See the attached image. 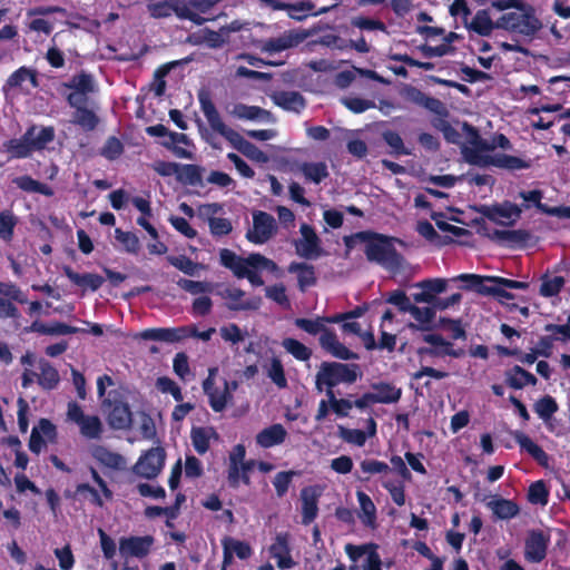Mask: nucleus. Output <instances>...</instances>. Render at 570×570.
I'll use <instances>...</instances> for the list:
<instances>
[{
    "label": "nucleus",
    "mask_w": 570,
    "mask_h": 570,
    "mask_svg": "<svg viewBox=\"0 0 570 570\" xmlns=\"http://www.w3.org/2000/svg\"><path fill=\"white\" fill-rule=\"evenodd\" d=\"M200 109L207 119V122L213 131L224 137L237 151L242 153L247 158L266 163L267 155L261 150L256 145L246 140L238 131L228 127L222 119L215 104L207 94H199Z\"/></svg>",
    "instance_id": "nucleus-1"
},
{
    "label": "nucleus",
    "mask_w": 570,
    "mask_h": 570,
    "mask_svg": "<svg viewBox=\"0 0 570 570\" xmlns=\"http://www.w3.org/2000/svg\"><path fill=\"white\" fill-rule=\"evenodd\" d=\"M491 3L501 12L497 18V29H504L523 36H533L542 27L534 9L527 2Z\"/></svg>",
    "instance_id": "nucleus-2"
},
{
    "label": "nucleus",
    "mask_w": 570,
    "mask_h": 570,
    "mask_svg": "<svg viewBox=\"0 0 570 570\" xmlns=\"http://www.w3.org/2000/svg\"><path fill=\"white\" fill-rule=\"evenodd\" d=\"M363 238H366L364 254L370 263L377 264L393 274L403 269L405 258L395 248V243L403 245V240L373 230L364 234Z\"/></svg>",
    "instance_id": "nucleus-3"
},
{
    "label": "nucleus",
    "mask_w": 570,
    "mask_h": 570,
    "mask_svg": "<svg viewBox=\"0 0 570 570\" xmlns=\"http://www.w3.org/2000/svg\"><path fill=\"white\" fill-rule=\"evenodd\" d=\"M403 97L407 101L440 116L439 119L433 121V127L443 134L444 139L449 144H460L461 135L446 119H444L449 116V110L440 99L428 96L414 86H406L403 91Z\"/></svg>",
    "instance_id": "nucleus-4"
},
{
    "label": "nucleus",
    "mask_w": 570,
    "mask_h": 570,
    "mask_svg": "<svg viewBox=\"0 0 570 570\" xmlns=\"http://www.w3.org/2000/svg\"><path fill=\"white\" fill-rule=\"evenodd\" d=\"M55 139L52 126L39 127L31 125L20 138H12L3 142V149L11 158L22 159L40 151Z\"/></svg>",
    "instance_id": "nucleus-5"
},
{
    "label": "nucleus",
    "mask_w": 570,
    "mask_h": 570,
    "mask_svg": "<svg viewBox=\"0 0 570 570\" xmlns=\"http://www.w3.org/2000/svg\"><path fill=\"white\" fill-rule=\"evenodd\" d=\"M361 376L356 363L323 362L315 375V389L318 393L334 391L340 384L351 385Z\"/></svg>",
    "instance_id": "nucleus-6"
},
{
    "label": "nucleus",
    "mask_w": 570,
    "mask_h": 570,
    "mask_svg": "<svg viewBox=\"0 0 570 570\" xmlns=\"http://www.w3.org/2000/svg\"><path fill=\"white\" fill-rule=\"evenodd\" d=\"M219 259L220 264L230 269L237 278H243L248 267L253 269H267L269 272L277 269V264L274 261L259 253H252L247 257H242L230 249L223 248L219 252Z\"/></svg>",
    "instance_id": "nucleus-7"
},
{
    "label": "nucleus",
    "mask_w": 570,
    "mask_h": 570,
    "mask_svg": "<svg viewBox=\"0 0 570 570\" xmlns=\"http://www.w3.org/2000/svg\"><path fill=\"white\" fill-rule=\"evenodd\" d=\"M453 281H461L465 284L462 286L465 291H474L475 293L483 296H492L498 302L502 303L503 299H514L515 296L511 292L508 291L507 287H503L499 284H490L485 279V276L478 274H461L453 278Z\"/></svg>",
    "instance_id": "nucleus-8"
},
{
    "label": "nucleus",
    "mask_w": 570,
    "mask_h": 570,
    "mask_svg": "<svg viewBox=\"0 0 570 570\" xmlns=\"http://www.w3.org/2000/svg\"><path fill=\"white\" fill-rule=\"evenodd\" d=\"M474 209L489 220L503 226L514 225L522 214L521 208L509 200L502 204L480 205Z\"/></svg>",
    "instance_id": "nucleus-9"
},
{
    "label": "nucleus",
    "mask_w": 570,
    "mask_h": 570,
    "mask_svg": "<svg viewBox=\"0 0 570 570\" xmlns=\"http://www.w3.org/2000/svg\"><path fill=\"white\" fill-rule=\"evenodd\" d=\"M277 233V223L273 215L263 212H253V228L246 232V239L253 244L267 243Z\"/></svg>",
    "instance_id": "nucleus-10"
},
{
    "label": "nucleus",
    "mask_w": 570,
    "mask_h": 570,
    "mask_svg": "<svg viewBox=\"0 0 570 570\" xmlns=\"http://www.w3.org/2000/svg\"><path fill=\"white\" fill-rule=\"evenodd\" d=\"M166 460L163 448H151L146 451L134 465V472L145 479H155L161 472Z\"/></svg>",
    "instance_id": "nucleus-11"
},
{
    "label": "nucleus",
    "mask_w": 570,
    "mask_h": 570,
    "mask_svg": "<svg viewBox=\"0 0 570 570\" xmlns=\"http://www.w3.org/2000/svg\"><path fill=\"white\" fill-rule=\"evenodd\" d=\"M217 2H174L180 4L178 18L181 20H189L195 24H203L206 21L214 20L217 13L214 6Z\"/></svg>",
    "instance_id": "nucleus-12"
},
{
    "label": "nucleus",
    "mask_w": 570,
    "mask_h": 570,
    "mask_svg": "<svg viewBox=\"0 0 570 570\" xmlns=\"http://www.w3.org/2000/svg\"><path fill=\"white\" fill-rule=\"evenodd\" d=\"M217 374V367H209L208 375L203 381L202 386L205 395L208 397V404L212 410L216 413H220L233 401V395H229L227 391L219 390L215 386V377Z\"/></svg>",
    "instance_id": "nucleus-13"
},
{
    "label": "nucleus",
    "mask_w": 570,
    "mask_h": 570,
    "mask_svg": "<svg viewBox=\"0 0 570 570\" xmlns=\"http://www.w3.org/2000/svg\"><path fill=\"white\" fill-rule=\"evenodd\" d=\"M223 299L226 301V307L233 312L240 311H257L262 305V298L259 296H253L244 299L245 292L238 287H225L217 292Z\"/></svg>",
    "instance_id": "nucleus-14"
},
{
    "label": "nucleus",
    "mask_w": 570,
    "mask_h": 570,
    "mask_svg": "<svg viewBox=\"0 0 570 570\" xmlns=\"http://www.w3.org/2000/svg\"><path fill=\"white\" fill-rule=\"evenodd\" d=\"M274 10H286L288 16L297 21H302L307 17H314L320 13L330 11L340 2L333 3L331 7H323L317 9L314 2H265Z\"/></svg>",
    "instance_id": "nucleus-15"
},
{
    "label": "nucleus",
    "mask_w": 570,
    "mask_h": 570,
    "mask_svg": "<svg viewBox=\"0 0 570 570\" xmlns=\"http://www.w3.org/2000/svg\"><path fill=\"white\" fill-rule=\"evenodd\" d=\"M550 535L542 530H530L524 542V558L532 563H539L547 557Z\"/></svg>",
    "instance_id": "nucleus-16"
},
{
    "label": "nucleus",
    "mask_w": 570,
    "mask_h": 570,
    "mask_svg": "<svg viewBox=\"0 0 570 570\" xmlns=\"http://www.w3.org/2000/svg\"><path fill=\"white\" fill-rule=\"evenodd\" d=\"M302 238L295 242L296 253L304 258H316L322 254L321 239L313 226L303 223L299 227Z\"/></svg>",
    "instance_id": "nucleus-17"
},
{
    "label": "nucleus",
    "mask_w": 570,
    "mask_h": 570,
    "mask_svg": "<svg viewBox=\"0 0 570 570\" xmlns=\"http://www.w3.org/2000/svg\"><path fill=\"white\" fill-rule=\"evenodd\" d=\"M487 236L491 240L500 242L509 247L524 248L537 243V238L525 229H494Z\"/></svg>",
    "instance_id": "nucleus-18"
},
{
    "label": "nucleus",
    "mask_w": 570,
    "mask_h": 570,
    "mask_svg": "<svg viewBox=\"0 0 570 570\" xmlns=\"http://www.w3.org/2000/svg\"><path fill=\"white\" fill-rule=\"evenodd\" d=\"M423 341L425 343L431 344V347H419L417 355L423 356L428 355L431 357H442V356H452L460 357L462 355V351L454 350L453 344L446 341L440 334H425L423 335Z\"/></svg>",
    "instance_id": "nucleus-19"
},
{
    "label": "nucleus",
    "mask_w": 570,
    "mask_h": 570,
    "mask_svg": "<svg viewBox=\"0 0 570 570\" xmlns=\"http://www.w3.org/2000/svg\"><path fill=\"white\" fill-rule=\"evenodd\" d=\"M321 347L330 353L332 356L343 360V361H350V360H357L358 354L355 352L348 350L344 344H342L336 333L325 327L322 333L320 334L318 338Z\"/></svg>",
    "instance_id": "nucleus-20"
},
{
    "label": "nucleus",
    "mask_w": 570,
    "mask_h": 570,
    "mask_svg": "<svg viewBox=\"0 0 570 570\" xmlns=\"http://www.w3.org/2000/svg\"><path fill=\"white\" fill-rule=\"evenodd\" d=\"M154 543V538L151 535L145 537H136L131 535L128 538H121L119 541V552L121 557H136V558H145Z\"/></svg>",
    "instance_id": "nucleus-21"
},
{
    "label": "nucleus",
    "mask_w": 570,
    "mask_h": 570,
    "mask_svg": "<svg viewBox=\"0 0 570 570\" xmlns=\"http://www.w3.org/2000/svg\"><path fill=\"white\" fill-rule=\"evenodd\" d=\"M321 491L317 487H305L301 490L302 523L311 524L318 514V499Z\"/></svg>",
    "instance_id": "nucleus-22"
},
{
    "label": "nucleus",
    "mask_w": 570,
    "mask_h": 570,
    "mask_svg": "<svg viewBox=\"0 0 570 570\" xmlns=\"http://www.w3.org/2000/svg\"><path fill=\"white\" fill-rule=\"evenodd\" d=\"M43 436L52 441L57 436L56 425L48 419H40L38 426H35L31 431L29 439V450L32 453L39 454L45 448L46 442Z\"/></svg>",
    "instance_id": "nucleus-23"
},
{
    "label": "nucleus",
    "mask_w": 570,
    "mask_h": 570,
    "mask_svg": "<svg viewBox=\"0 0 570 570\" xmlns=\"http://www.w3.org/2000/svg\"><path fill=\"white\" fill-rule=\"evenodd\" d=\"M228 114L240 120H250V121H267L274 122L275 118L269 110L261 108L258 106H248L242 102L233 105L232 109L228 110Z\"/></svg>",
    "instance_id": "nucleus-24"
},
{
    "label": "nucleus",
    "mask_w": 570,
    "mask_h": 570,
    "mask_svg": "<svg viewBox=\"0 0 570 570\" xmlns=\"http://www.w3.org/2000/svg\"><path fill=\"white\" fill-rule=\"evenodd\" d=\"M415 287L421 288L420 293L413 294L415 303H432L438 294L445 292L448 281L445 278H428L415 284Z\"/></svg>",
    "instance_id": "nucleus-25"
},
{
    "label": "nucleus",
    "mask_w": 570,
    "mask_h": 570,
    "mask_svg": "<svg viewBox=\"0 0 570 570\" xmlns=\"http://www.w3.org/2000/svg\"><path fill=\"white\" fill-rule=\"evenodd\" d=\"M272 558L276 559L279 569H291L295 566V561L291 556V548L288 543V533H277L275 541L269 547Z\"/></svg>",
    "instance_id": "nucleus-26"
},
{
    "label": "nucleus",
    "mask_w": 570,
    "mask_h": 570,
    "mask_svg": "<svg viewBox=\"0 0 570 570\" xmlns=\"http://www.w3.org/2000/svg\"><path fill=\"white\" fill-rule=\"evenodd\" d=\"M271 99L279 108L296 114L306 107L305 98L298 91H274Z\"/></svg>",
    "instance_id": "nucleus-27"
},
{
    "label": "nucleus",
    "mask_w": 570,
    "mask_h": 570,
    "mask_svg": "<svg viewBox=\"0 0 570 570\" xmlns=\"http://www.w3.org/2000/svg\"><path fill=\"white\" fill-rule=\"evenodd\" d=\"M142 340L177 343L186 338L184 327H156L147 328L140 333Z\"/></svg>",
    "instance_id": "nucleus-28"
},
{
    "label": "nucleus",
    "mask_w": 570,
    "mask_h": 570,
    "mask_svg": "<svg viewBox=\"0 0 570 570\" xmlns=\"http://www.w3.org/2000/svg\"><path fill=\"white\" fill-rule=\"evenodd\" d=\"M504 383L513 390H522L528 385L535 386L538 379L520 365H513L504 372Z\"/></svg>",
    "instance_id": "nucleus-29"
},
{
    "label": "nucleus",
    "mask_w": 570,
    "mask_h": 570,
    "mask_svg": "<svg viewBox=\"0 0 570 570\" xmlns=\"http://www.w3.org/2000/svg\"><path fill=\"white\" fill-rule=\"evenodd\" d=\"M62 272L72 284L81 287L82 289H90L91 292H96L105 283V278L102 276H100L99 274H95V273L79 274V273L75 272L68 265L62 267Z\"/></svg>",
    "instance_id": "nucleus-30"
},
{
    "label": "nucleus",
    "mask_w": 570,
    "mask_h": 570,
    "mask_svg": "<svg viewBox=\"0 0 570 570\" xmlns=\"http://www.w3.org/2000/svg\"><path fill=\"white\" fill-rule=\"evenodd\" d=\"M513 436L522 451H525L539 465L548 466L549 455L530 436L520 431H517Z\"/></svg>",
    "instance_id": "nucleus-31"
},
{
    "label": "nucleus",
    "mask_w": 570,
    "mask_h": 570,
    "mask_svg": "<svg viewBox=\"0 0 570 570\" xmlns=\"http://www.w3.org/2000/svg\"><path fill=\"white\" fill-rule=\"evenodd\" d=\"M487 507L492 511L495 519L510 520L520 513V507L517 502L501 497H494L487 503Z\"/></svg>",
    "instance_id": "nucleus-32"
},
{
    "label": "nucleus",
    "mask_w": 570,
    "mask_h": 570,
    "mask_svg": "<svg viewBox=\"0 0 570 570\" xmlns=\"http://www.w3.org/2000/svg\"><path fill=\"white\" fill-rule=\"evenodd\" d=\"M286 436V429L282 424L276 423L257 433L256 443L264 449H268L282 444Z\"/></svg>",
    "instance_id": "nucleus-33"
},
{
    "label": "nucleus",
    "mask_w": 570,
    "mask_h": 570,
    "mask_svg": "<svg viewBox=\"0 0 570 570\" xmlns=\"http://www.w3.org/2000/svg\"><path fill=\"white\" fill-rule=\"evenodd\" d=\"M372 392L375 402L381 404L397 403L402 397V389L390 382H377L372 384Z\"/></svg>",
    "instance_id": "nucleus-34"
},
{
    "label": "nucleus",
    "mask_w": 570,
    "mask_h": 570,
    "mask_svg": "<svg viewBox=\"0 0 570 570\" xmlns=\"http://www.w3.org/2000/svg\"><path fill=\"white\" fill-rule=\"evenodd\" d=\"M40 373L38 374V384L42 390H55L60 382L58 370L46 358H40L38 362Z\"/></svg>",
    "instance_id": "nucleus-35"
},
{
    "label": "nucleus",
    "mask_w": 570,
    "mask_h": 570,
    "mask_svg": "<svg viewBox=\"0 0 570 570\" xmlns=\"http://www.w3.org/2000/svg\"><path fill=\"white\" fill-rule=\"evenodd\" d=\"M410 314L420 324L409 323V327L413 331H431L433 328V321L436 315V311L433 305L426 307H419L413 304Z\"/></svg>",
    "instance_id": "nucleus-36"
},
{
    "label": "nucleus",
    "mask_w": 570,
    "mask_h": 570,
    "mask_svg": "<svg viewBox=\"0 0 570 570\" xmlns=\"http://www.w3.org/2000/svg\"><path fill=\"white\" fill-rule=\"evenodd\" d=\"M131 422V411L127 403L115 402L108 413V423L112 429L122 430Z\"/></svg>",
    "instance_id": "nucleus-37"
},
{
    "label": "nucleus",
    "mask_w": 570,
    "mask_h": 570,
    "mask_svg": "<svg viewBox=\"0 0 570 570\" xmlns=\"http://www.w3.org/2000/svg\"><path fill=\"white\" fill-rule=\"evenodd\" d=\"M302 40L303 38L299 35L292 32L277 38H269L268 40L264 41L262 51L268 53L282 52L286 49L297 46Z\"/></svg>",
    "instance_id": "nucleus-38"
},
{
    "label": "nucleus",
    "mask_w": 570,
    "mask_h": 570,
    "mask_svg": "<svg viewBox=\"0 0 570 570\" xmlns=\"http://www.w3.org/2000/svg\"><path fill=\"white\" fill-rule=\"evenodd\" d=\"M288 272L297 274L298 288L302 292H305L306 288L314 286L317 282L315 268L313 265L293 262L288 266Z\"/></svg>",
    "instance_id": "nucleus-39"
},
{
    "label": "nucleus",
    "mask_w": 570,
    "mask_h": 570,
    "mask_svg": "<svg viewBox=\"0 0 570 570\" xmlns=\"http://www.w3.org/2000/svg\"><path fill=\"white\" fill-rule=\"evenodd\" d=\"M210 438L218 439L214 428L194 426L190 431V439L195 451L203 455L210 448Z\"/></svg>",
    "instance_id": "nucleus-40"
},
{
    "label": "nucleus",
    "mask_w": 570,
    "mask_h": 570,
    "mask_svg": "<svg viewBox=\"0 0 570 570\" xmlns=\"http://www.w3.org/2000/svg\"><path fill=\"white\" fill-rule=\"evenodd\" d=\"M204 168L195 164H179L176 180L183 185L203 187Z\"/></svg>",
    "instance_id": "nucleus-41"
},
{
    "label": "nucleus",
    "mask_w": 570,
    "mask_h": 570,
    "mask_svg": "<svg viewBox=\"0 0 570 570\" xmlns=\"http://www.w3.org/2000/svg\"><path fill=\"white\" fill-rule=\"evenodd\" d=\"M357 501L362 511L360 515L364 525L368 528L376 527V507L372 499L363 491L356 492Z\"/></svg>",
    "instance_id": "nucleus-42"
},
{
    "label": "nucleus",
    "mask_w": 570,
    "mask_h": 570,
    "mask_svg": "<svg viewBox=\"0 0 570 570\" xmlns=\"http://www.w3.org/2000/svg\"><path fill=\"white\" fill-rule=\"evenodd\" d=\"M91 455L102 465L110 469H120L124 458L116 452L110 451L104 445H95L91 449Z\"/></svg>",
    "instance_id": "nucleus-43"
},
{
    "label": "nucleus",
    "mask_w": 570,
    "mask_h": 570,
    "mask_svg": "<svg viewBox=\"0 0 570 570\" xmlns=\"http://www.w3.org/2000/svg\"><path fill=\"white\" fill-rule=\"evenodd\" d=\"M469 28L480 36H489L497 28V19L493 21L488 11L479 10L472 18Z\"/></svg>",
    "instance_id": "nucleus-44"
},
{
    "label": "nucleus",
    "mask_w": 570,
    "mask_h": 570,
    "mask_svg": "<svg viewBox=\"0 0 570 570\" xmlns=\"http://www.w3.org/2000/svg\"><path fill=\"white\" fill-rule=\"evenodd\" d=\"M493 166L510 171H514L530 168L531 163L530 160H525L517 156L508 154H497L494 155Z\"/></svg>",
    "instance_id": "nucleus-45"
},
{
    "label": "nucleus",
    "mask_w": 570,
    "mask_h": 570,
    "mask_svg": "<svg viewBox=\"0 0 570 570\" xmlns=\"http://www.w3.org/2000/svg\"><path fill=\"white\" fill-rule=\"evenodd\" d=\"M170 141H164L163 146L173 151V154L178 158L193 159L194 154L183 147L177 146L176 144L188 145L190 142L187 135L181 132L171 131L169 134Z\"/></svg>",
    "instance_id": "nucleus-46"
},
{
    "label": "nucleus",
    "mask_w": 570,
    "mask_h": 570,
    "mask_svg": "<svg viewBox=\"0 0 570 570\" xmlns=\"http://www.w3.org/2000/svg\"><path fill=\"white\" fill-rule=\"evenodd\" d=\"M12 183L21 190L28 193H38L45 196H51L52 190L43 183L33 179L29 175L19 176L12 179Z\"/></svg>",
    "instance_id": "nucleus-47"
},
{
    "label": "nucleus",
    "mask_w": 570,
    "mask_h": 570,
    "mask_svg": "<svg viewBox=\"0 0 570 570\" xmlns=\"http://www.w3.org/2000/svg\"><path fill=\"white\" fill-rule=\"evenodd\" d=\"M533 410L538 416L549 426V422L558 412L559 406L557 401L551 395L540 397L534 404Z\"/></svg>",
    "instance_id": "nucleus-48"
},
{
    "label": "nucleus",
    "mask_w": 570,
    "mask_h": 570,
    "mask_svg": "<svg viewBox=\"0 0 570 570\" xmlns=\"http://www.w3.org/2000/svg\"><path fill=\"white\" fill-rule=\"evenodd\" d=\"M71 122L79 126L85 131H92L99 124V117L94 110L87 107L78 108V110L73 112Z\"/></svg>",
    "instance_id": "nucleus-49"
},
{
    "label": "nucleus",
    "mask_w": 570,
    "mask_h": 570,
    "mask_svg": "<svg viewBox=\"0 0 570 570\" xmlns=\"http://www.w3.org/2000/svg\"><path fill=\"white\" fill-rule=\"evenodd\" d=\"M383 141L391 148V154L395 156H410L412 150L404 145L401 135L391 129L382 131Z\"/></svg>",
    "instance_id": "nucleus-50"
},
{
    "label": "nucleus",
    "mask_w": 570,
    "mask_h": 570,
    "mask_svg": "<svg viewBox=\"0 0 570 570\" xmlns=\"http://www.w3.org/2000/svg\"><path fill=\"white\" fill-rule=\"evenodd\" d=\"M299 170L307 180H311L314 184H320L328 177L327 166L323 161L303 163L299 166Z\"/></svg>",
    "instance_id": "nucleus-51"
},
{
    "label": "nucleus",
    "mask_w": 570,
    "mask_h": 570,
    "mask_svg": "<svg viewBox=\"0 0 570 570\" xmlns=\"http://www.w3.org/2000/svg\"><path fill=\"white\" fill-rule=\"evenodd\" d=\"M282 346L297 361L306 362L311 358L313 352L296 338L286 337L282 341Z\"/></svg>",
    "instance_id": "nucleus-52"
},
{
    "label": "nucleus",
    "mask_w": 570,
    "mask_h": 570,
    "mask_svg": "<svg viewBox=\"0 0 570 570\" xmlns=\"http://www.w3.org/2000/svg\"><path fill=\"white\" fill-rule=\"evenodd\" d=\"M17 224L18 217L11 210L0 212V238L4 242H11Z\"/></svg>",
    "instance_id": "nucleus-53"
},
{
    "label": "nucleus",
    "mask_w": 570,
    "mask_h": 570,
    "mask_svg": "<svg viewBox=\"0 0 570 570\" xmlns=\"http://www.w3.org/2000/svg\"><path fill=\"white\" fill-rule=\"evenodd\" d=\"M26 80H29L33 88H37L39 86L37 72L27 67H20L19 69L13 71L9 76L7 83H8V86L16 88V87H21V85Z\"/></svg>",
    "instance_id": "nucleus-54"
},
{
    "label": "nucleus",
    "mask_w": 570,
    "mask_h": 570,
    "mask_svg": "<svg viewBox=\"0 0 570 570\" xmlns=\"http://www.w3.org/2000/svg\"><path fill=\"white\" fill-rule=\"evenodd\" d=\"M69 89H73L80 94H90L95 91L94 78L90 73L81 71L75 75L68 83L65 85Z\"/></svg>",
    "instance_id": "nucleus-55"
},
{
    "label": "nucleus",
    "mask_w": 570,
    "mask_h": 570,
    "mask_svg": "<svg viewBox=\"0 0 570 570\" xmlns=\"http://www.w3.org/2000/svg\"><path fill=\"white\" fill-rule=\"evenodd\" d=\"M78 426L80 428V433L87 439H98L102 433L101 421L96 415H86Z\"/></svg>",
    "instance_id": "nucleus-56"
},
{
    "label": "nucleus",
    "mask_w": 570,
    "mask_h": 570,
    "mask_svg": "<svg viewBox=\"0 0 570 570\" xmlns=\"http://www.w3.org/2000/svg\"><path fill=\"white\" fill-rule=\"evenodd\" d=\"M75 499L89 500V502L91 504H94L95 507H98V508L104 507V501H102L99 492L88 483H80L76 487Z\"/></svg>",
    "instance_id": "nucleus-57"
},
{
    "label": "nucleus",
    "mask_w": 570,
    "mask_h": 570,
    "mask_svg": "<svg viewBox=\"0 0 570 570\" xmlns=\"http://www.w3.org/2000/svg\"><path fill=\"white\" fill-rule=\"evenodd\" d=\"M296 475H299V472L294 470L281 471L276 473L273 480V485L278 498H283L287 493L293 478Z\"/></svg>",
    "instance_id": "nucleus-58"
},
{
    "label": "nucleus",
    "mask_w": 570,
    "mask_h": 570,
    "mask_svg": "<svg viewBox=\"0 0 570 570\" xmlns=\"http://www.w3.org/2000/svg\"><path fill=\"white\" fill-rule=\"evenodd\" d=\"M528 500L532 504L546 505L548 503L549 490L544 481L539 480L531 483L528 491Z\"/></svg>",
    "instance_id": "nucleus-59"
},
{
    "label": "nucleus",
    "mask_w": 570,
    "mask_h": 570,
    "mask_svg": "<svg viewBox=\"0 0 570 570\" xmlns=\"http://www.w3.org/2000/svg\"><path fill=\"white\" fill-rule=\"evenodd\" d=\"M115 237L124 246V249L127 253L138 254L140 249V242L136 234L131 232H124L120 228H116Z\"/></svg>",
    "instance_id": "nucleus-60"
},
{
    "label": "nucleus",
    "mask_w": 570,
    "mask_h": 570,
    "mask_svg": "<svg viewBox=\"0 0 570 570\" xmlns=\"http://www.w3.org/2000/svg\"><path fill=\"white\" fill-rule=\"evenodd\" d=\"M331 410L340 417H346L353 409V402L348 399H337L335 391H326Z\"/></svg>",
    "instance_id": "nucleus-61"
},
{
    "label": "nucleus",
    "mask_w": 570,
    "mask_h": 570,
    "mask_svg": "<svg viewBox=\"0 0 570 570\" xmlns=\"http://www.w3.org/2000/svg\"><path fill=\"white\" fill-rule=\"evenodd\" d=\"M267 376L279 389H285L287 386V380L285 376L284 366L279 358H277V357L272 358L271 364L267 368Z\"/></svg>",
    "instance_id": "nucleus-62"
},
{
    "label": "nucleus",
    "mask_w": 570,
    "mask_h": 570,
    "mask_svg": "<svg viewBox=\"0 0 570 570\" xmlns=\"http://www.w3.org/2000/svg\"><path fill=\"white\" fill-rule=\"evenodd\" d=\"M463 156L468 164L479 167L493 166L494 156L484 155L482 151L473 148H464Z\"/></svg>",
    "instance_id": "nucleus-63"
},
{
    "label": "nucleus",
    "mask_w": 570,
    "mask_h": 570,
    "mask_svg": "<svg viewBox=\"0 0 570 570\" xmlns=\"http://www.w3.org/2000/svg\"><path fill=\"white\" fill-rule=\"evenodd\" d=\"M124 153V145L116 136L107 138L105 145L100 149V155L108 160L118 159Z\"/></svg>",
    "instance_id": "nucleus-64"
}]
</instances>
